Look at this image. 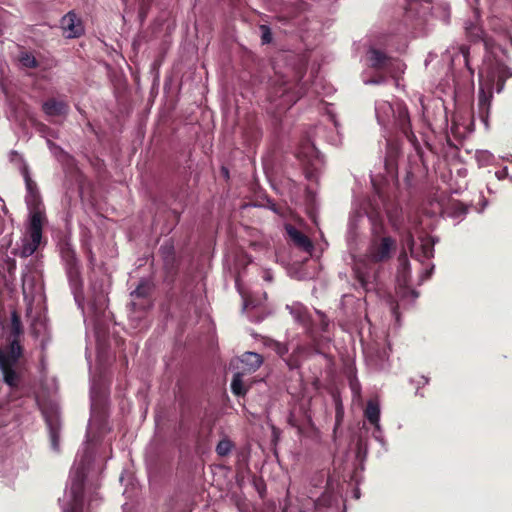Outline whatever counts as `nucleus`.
<instances>
[{
	"label": "nucleus",
	"mask_w": 512,
	"mask_h": 512,
	"mask_svg": "<svg viewBox=\"0 0 512 512\" xmlns=\"http://www.w3.org/2000/svg\"><path fill=\"white\" fill-rule=\"evenodd\" d=\"M318 314L321 316L322 328L323 330H326L328 326V321L326 320L323 314H321L320 312H318Z\"/></svg>",
	"instance_id": "58836bf2"
},
{
	"label": "nucleus",
	"mask_w": 512,
	"mask_h": 512,
	"mask_svg": "<svg viewBox=\"0 0 512 512\" xmlns=\"http://www.w3.org/2000/svg\"><path fill=\"white\" fill-rule=\"evenodd\" d=\"M98 500H99L98 494L91 496V498L89 500V505H91L94 501H98Z\"/></svg>",
	"instance_id": "79ce46f5"
},
{
	"label": "nucleus",
	"mask_w": 512,
	"mask_h": 512,
	"mask_svg": "<svg viewBox=\"0 0 512 512\" xmlns=\"http://www.w3.org/2000/svg\"><path fill=\"white\" fill-rule=\"evenodd\" d=\"M98 301H99V306H96V304H93L92 308L95 309L96 313H101L104 310L105 306H106V298H105V296L104 295L99 296Z\"/></svg>",
	"instance_id": "c756f323"
},
{
	"label": "nucleus",
	"mask_w": 512,
	"mask_h": 512,
	"mask_svg": "<svg viewBox=\"0 0 512 512\" xmlns=\"http://www.w3.org/2000/svg\"><path fill=\"white\" fill-rule=\"evenodd\" d=\"M403 242L408 246L411 257L423 263L434 256V241L418 233L417 227L408 230Z\"/></svg>",
	"instance_id": "39448f33"
},
{
	"label": "nucleus",
	"mask_w": 512,
	"mask_h": 512,
	"mask_svg": "<svg viewBox=\"0 0 512 512\" xmlns=\"http://www.w3.org/2000/svg\"><path fill=\"white\" fill-rule=\"evenodd\" d=\"M367 56L369 65L378 71L385 73L386 68L394 64L397 65L398 71L404 72L405 70V65L400 60L390 58L378 49L370 48L367 52Z\"/></svg>",
	"instance_id": "423d86ee"
},
{
	"label": "nucleus",
	"mask_w": 512,
	"mask_h": 512,
	"mask_svg": "<svg viewBox=\"0 0 512 512\" xmlns=\"http://www.w3.org/2000/svg\"><path fill=\"white\" fill-rule=\"evenodd\" d=\"M503 159H504V160H506V161H508V162H510V163H512V155H511V154L507 155V156H506V157H504Z\"/></svg>",
	"instance_id": "c03bdc74"
},
{
	"label": "nucleus",
	"mask_w": 512,
	"mask_h": 512,
	"mask_svg": "<svg viewBox=\"0 0 512 512\" xmlns=\"http://www.w3.org/2000/svg\"><path fill=\"white\" fill-rule=\"evenodd\" d=\"M300 512H309V511H304V510H301Z\"/></svg>",
	"instance_id": "09e8293b"
},
{
	"label": "nucleus",
	"mask_w": 512,
	"mask_h": 512,
	"mask_svg": "<svg viewBox=\"0 0 512 512\" xmlns=\"http://www.w3.org/2000/svg\"><path fill=\"white\" fill-rule=\"evenodd\" d=\"M386 74H389L391 77H397L398 75L402 74L403 72L398 71L397 65H391L389 68H386L385 71Z\"/></svg>",
	"instance_id": "7c9ffc66"
},
{
	"label": "nucleus",
	"mask_w": 512,
	"mask_h": 512,
	"mask_svg": "<svg viewBox=\"0 0 512 512\" xmlns=\"http://www.w3.org/2000/svg\"><path fill=\"white\" fill-rule=\"evenodd\" d=\"M476 159L481 165H488L493 159V155L489 151H477Z\"/></svg>",
	"instance_id": "393cba45"
},
{
	"label": "nucleus",
	"mask_w": 512,
	"mask_h": 512,
	"mask_svg": "<svg viewBox=\"0 0 512 512\" xmlns=\"http://www.w3.org/2000/svg\"><path fill=\"white\" fill-rule=\"evenodd\" d=\"M42 109L49 117H60L68 113L69 106L63 100L52 98L43 103Z\"/></svg>",
	"instance_id": "f8f14e48"
},
{
	"label": "nucleus",
	"mask_w": 512,
	"mask_h": 512,
	"mask_svg": "<svg viewBox=\"0 0 512 512\" xmlns=\"http://www.w3.org/2000/svg\"><path fill=\"white\" fill-rule=\"evenodd\" d=\"M43 415L46 420V424L49 429L50 443L51 448L58 452L60 449L59 446V434H60V421L56 411L48 412L47 410H43Z\"/></svg>",
	"instance_id": "0eeeda50"
},
{
	"label": "nucleus",
	"mask_w": 512,
	"mask_h": 512,
	"mask_svg": "<svg viewBox=\"0 0 512 512\" xmlns=\"http://www.w3.org/2000/svg\"><path fill=\"white\" fill-rule=\"evenodd\" d=\"M285 230L291 239V241L300 249L305 252L311 253L313 250V244L311 240L303 234L301 231L296 229L291 224L285 225Z\"/></svg>",
	"instance_id": "9d476101"
},
{
	"label": "nucleus",
	"mask_w": 512,
	"mask_h": 512,
	"mask_svg": "<svg viewBox=\"0 0 512 512\" xmlns=\"http://www.w3.org/2000/svg\"><path fill=\"white\" fill-rule=\"evenodd\" d=\"M392 147L390 148V151H389V156H388V159L386 160V166L387 168L390 170L391 166H392Z\"/></svg>",
	"instance_id": "e433bc0d"
},
{
	"label": "nucleus",
	"mask_w": 512,
	"mask_h": 512,
	"mask_svg": "<svg viewBox=\"0 0 512 512\" xmlns=\"http://www.w3.org/2000/svg\"><path fill=\"white\" fill-rule=\"evenodd\" d=\"M465 31H466L467 37L472 42H478L480 40H483L484 31L477 22H472V21L466 22Z\"/></svg>",
	"instance_id": "2eb2a0df"
},
{
	"label": "nucleus",
	"mask_w": 512,
	"mask_h": 512,
	"mask_svg": "<svg viewBox=\"0 0 512 512\" xmlns=\"http://www.w3.org/2000/svg\"><path fill=\"white\" fill-rule=\"evenodd\" d=\"M233 448V444L228 439H222L216 446V452L219 456H227Z\"/></svg>",
	"instance_id": "412c9836"
},
{
	"label": "nucleus",
	"mask_w": 512,
	"mask_h": 512,
	"mask_svg": "<svg viewBox=\"0 0 512 512\" xmlns=\"http://www.w3.org/2000/svg\"><path fill=\"white\" fill-rule=\"evenodd\" d=\"M19 61H20L21 65L26 68H35L37 66V61H36L35 57L29 53H23L20 56Z\"/></svg>",
	"instance_id": "b1692460"
},
{
	"label": "nucleus",
	"mask_w": 512,
	"mask_h": 512,
	"mask_svg": "<svg viewBox=\"0 0 512 512\" xmlns=\"http://www.w3.org/2000/svg\"><path fill=\"white\" fill-rule=\"evenodd\" d=\"M366 419L380 432V405L377 400H369L364 411Z\"/></svg>",
	"instance_id": "ddd939ff"
},
{
	"label": "nucleus",
	"mask_w": 512,
	"mask_h": 512,
	"mask_svg": "<svg viewBox=\"0 0 512 512\" xmlns=\"http://www.w3.org/2000/svg\"><path fill=\"white\" fill-rule=\"evenodd\" d=\"M491 95H487L483 88L480 89L478 98L479 115L483 123L487 126L488 114L490 109Z\"/></svg>",
	"instance_id": "4468645a"
},
{
	"label": "nucleus",
	"mask_w": 512,
	"mask_h": 512,
	"mask_svg": "<svg viewBox=\"0 0 512 512\" xmlns=\"http://www.w3.org/2000/svg\"><path fill=\"white\" fill-rule=\"evenodd\" d=\"M456 208L459 210V216L466 213V208L462 204H456Z\"/></svg>",
	"instance_id": "ea45409f"
},
{
	"label": "nucleus",
	"mask_w": 512,
	"mask_h": 512,
	"mask_svg": "<svg viewBox=\"0 0 512 512\" xmlns=\"http://www.w3.org/2000/svg\"><path fill=\"white\" fill-rule=\"evenodd\" d=\"M316 153L313 145H306L297 152V157L302 161L310 162V157Z\"/></svg>",
	"instance_id": "5701e85b"
},
{
	"label": "nucleus",
	"mask_w": 512,
	"mask_h": 512,
	"mask_svg": "<svg viewBox=\"0 0 512 512\" xmlns=\"http://www.w3.org/2000/svg\"><path fill=\"white\" fill-rule=\"evenodd\" d=\"M399 260H400V268H401L402 272L406 273V271L408 270V267H409V263H408L406 255L402 254L400 256Z\"/></svg>",
	"instance_id": "2f4dec72"
},
{
	"label": "nucleus",
	"mask_w": 512,
	"mask_h": 512,
	"mask_svg": "<svg viewBox=\"0 0 512 512\" xmlns=\"http://www.w3.org/2000/svg\"><path fill=\"white\" fill-rule=\"evenodd\" d=\"M432 13L436 18H439L444 23H448L450 19V9L448 4L439 3L432 7Z\"/></svg>",
	"instance_id": "6ab92c4d"
},
{
	"label": "nucleus",
	"mask_w": 512,
	"mask_h": 512,
	"mask_svg": "<svg viewBox=\"0 0 512 512\" xmlns=\"http://www.w3.org/2000/svg\"><path fill=\"white\" fill-rule=\"evenodd\" d=\"M97 389H98V384L96 382V379L93 377L91 380V409H92V411L95 410L96 405H97V393H98Z\"/></svg>",
	"instance_id": "a878e982"
},
{
	"label": "nucleus",
	"mask_w": 512,
	"mask_h": 512,
	"mask_svg": "<svg viewBox=\"0 0 512 512\" xmlns=\"http://www.w3.org/2000/svg\"><path fill=\"white\" fill-rule=\"evenodd\" d=\"M351 388L353 391L358 392V390H359L358 383H354L353 381H351Z\"/></svg>",
	"instance_id": "a19ab883"
},
{
	"label": "nucleus",
	"mask_w": 512,
	"mask_h": 512,
	"mask_svg": "<svg viewBox=\"0 0 512 512\" xmlns=\"http://www.w3.org/2000/svg\"><path fill=\"white\" fill-rule=\"evenodd\" d=\"M241 373L250 374L255 372L263 363V358L255 352H245L239 359Z\"/></svg>",
	"instance_id": "9b49d317"
},
{
	"label": "nucleus",
	"mask_w": 512,
	"mask_h": 512,
	"mask_svg": "<svg viewBox=\"0 0 512 512\" xmlns=\"http://www.w3.org/2000/svg\"><path fill=\"white\" fill-rule=\"evenodd\" d=\"M22 334V325L20 318L14 312L11 316V336L15 339H18Z\"/></svg>",
	"instance_id": "aec40b11"
},
{
	"label": "nucleus",
	"mask_w": 512,
	"mask_h": 512,
	"mask_svg": "<svg viewBox=\"0 0 512 512\" xmlns=\"http://www.w3.org/2000/svg\"><path fill=\"white\" fill-rule=\"evenodd\" d=\"M460 50H461V53H462V55H463V57H464L465 64H466V66L468 67V69L470 70V67H469V60H468L469 50H468V48H467L466 46H464V45H463V46H461Z\"/></svg>",
	"instance_id": "473e14b6"
},
{
	"label": "nucleus",
	"mask_w": 512,
	"mask_h": 512,
	"mask_svg": "<svg viewBox=\"0 0 512 512\" xmlns=\"http://www.w3.org/2000/svg\"><path fill=\"white\" fill-rule=\"evenodd\" d=\"M245 374L241 372H237L234 374L232 382H231V390L237 396H244L248 390L243 381V376Z\"/></svg>",
	"instance_id": "dca6fc26"
},
{
	"label": "nucleus",
	"mask_w": 512,
	"mask_h": 512,
	"mask_svg": "<svg viewBox=\"0 0 512 512\" xmlns=\"http://www.w3.org/2000/svg\"><path fill=\"white\" fill-rule=\"evenodd\" d=\"M391 310H392L393 314L397 317L396 307H395V306H392V307H391Z\"/></svg>",
	"instance_id": "49530a36"
},
{
	"label": "nucleus",
	"mask_w": 512,
	"mask_h": 512,
	"mask_svg": "<svg viewBox=\"0 0 512 512\" xmlns=\"http://www.w3.org/2000/svg\"><path fill=\"white\" fill-rule=\"evenodd\" d=\"M61 27L68 38L79 37L83 33V26L75 13H67L61 20Z\"/></svg>",
	"instance_id": "1a4fd4ad"
},
{
	"label": "nucleus",
	"mask_w": 512,
	"mask_h": 512,
	"mask_svg": "<svg viewBox=\"0 0 512 512\" xmlns=\"http://www.w3.org/2000/svg\"><path fill=\"white\" fill-rule=\"evenodd\" d=\"M0 367L4 372L5 382L10 386L16 385V374L14 371H12L11 369H9L7 367L6 357L3 355V353L1 351H0Z\"/></svg>",
	"instance_id": "a211bd4d"
},
{
	"label": "nucleus",
	"mask_w": 512,
	"mask_h": 512,
	"mask_svg": "<svg viewBox=\"0 0 512 512\" xmlns=\"http://www.w3.org/2000/svg\"><path fill=\"white\" fill-rule=\"evenodd\" d=\"M509 179L512 181V176H510Z\"/></svg>",
	"instance_id": "8fccbe9b"
},
{
	"label": "nucleus",
	"mask_w": 512,
	"mask_h": 512,
	"mask_svg": "<svg viewBox=\"0 0 512 512\" xmlns=\"http://www.w3.org/2000/svg\"><path fill=\"white\" fill-rule=\"evenodd\" d=\"M272 348L279 356H284L288 352L287 346L279 342H273Z\"/></svg>",
	"instance_id": "c85d7f7f"
},
{
	"label": "nucleus",
	"mask_w": 512,
	"mask_h": 512,
	"mask_svg": "<svg viewBox=\"0 0 512 512\" xmlns=\"http://www.w3.org/2000/svg\"><path fill=\"white\" fill-rule=\"evenodd\" d=\"M287 309H289L290 313L293 315L296 321L303 324L307 322V310L301 303H293L292 305H288Z\"/></svg>",
	"instance_id": "f3484780"
},
{
	"label": "nucleus",
	"mask_w": 512,
	"mask_h": 512,
	"mask_svg": "<svg viewBox=\"0 0 512 512\" xmlns=\"http://www.w3.org/2000/svg\"><path fill=\"white\" fill-rule=\"evenodd\" d=\"M25 184L27 189L25 201L29 210V238L26 239L23 244L22 254L24 256H30L38 249L41 243L42 230L47 222V218L36 183L26 175Z\"/></svg>",
	"instance_id": "f03ea898"
},
{
	"label": "nucleus",
	"mask_w": 512,
	"mask_h": 512,
	"mask_svg": "<svg viewBox=\"0 0 512 512\" xmlns=\"http://www.w3.org/2000/svg\"><path fill=\"white\" fill-rule=\"evenodd\" d=\"M264 279L266 281H271V279H272L271 274L269 272H265Z\"/></svg>",
	"instance_id": "37998d69"
},
{
	"label": "nucleus",
	"mask_w": 512,
	"mask_h": 512,
	"mask_svg": "<svg viewBox=\"0 0 512 512\" xmlns=\"http://www.w3.org/2000/svg\"><path fill=\"white\" fill-rule=\"evenodd\" d=\"M21 346L18 339L13 338L10 345V352H9V358H11V361L15 363L19 357L21 356Z\"/></svg>",
	"instance_id": "4be33fe9"
},
{
	"label": "nucleus",
	"mask_w": 512,
	"mask_h": 512,
	"mask_svg": "<svg viewBox=\"0 0 512 512\" xmlns=\"http://www.w3.org/2000/svg\"><path fill=\"white\" fill-rule=\"evenodd\" d=\"M354 496H355V498H359V497H360V495H359V491H358V490H357V491H355Z\"/></svg>",
	"instance_id": "de8ad7c7"
},
{
	"label": "nucleus",
	"mask_w": 512,
	"mask_h": 512,
	"mask_svg": "<svg viewBox=\"0 0 512 512\" xmlns=\"http://www.w3.org/2000/svg\"><path fill=\"white\" fill-rule=\"evenodd\" d=\"M260 29H261V32H262V35H261L262 43L263 44L270 43L271 40H272V33H271L270 28L268 26H266V25H261Z\"/></svg>",
	"instance_id": "cd10ccee"
},
{
	"label": "nucleus",
	"mask_w": 512,
	"mask_h": 512,
	"mask_svg": "<svg viewBox=\"0 0 512 512\" xmlns=\"http://www.w3.org/2000/svg\"><path fill=\"white\" fill-rule=\"evenodd\" d=\"M495 176L499 179V180H502L506 177H508V168L507 167H504L502 170L500 171H497L495 173Z\"/></svg>",
	"instance_id": "72a5a7b5"
},
{
	"label": "nucleus",
	"mask_w": 512,
	"mask_h": 512,
	"mask_svg": "<svg viewBox=\"0 0 512 512\" xmlns=\"http://www.w3.org/2000/svg\"><path fill=\"white\" fill-rule=\"evenodd\" d=\"M378 199L365 208V214L372 223L373 238L367 249L366 257L355 263L354 272L360 286L366 292L375 289L378 264L388 261L396 251V240L390 236L380 235L382 229V211L387 209L383 193L376 189Z\"/></svg>",
	"instance_id": "f257e3e1"
},
{
	"label": "nucleus",
	"mask_w": 512,
	"mask_h": 512,
	"mask_svg": "<svg viewBox=\"0 0 512 512\" xmlns=\"http://www.w3.org/2000/svg\"><path fill=\"white\" fill-rule=\"evenodd\" d=\"M362 80L364 82V84L368 85V84H381V83H384L386 81V78L384 75H378V76H375L373 78H368L366 77V73H363L362 74Z\"/></svg>",
	"instance_id": "bb28decb"
},
{
	"label": "nucleus",
	"mask_w": 512,
	"mask_h": 512,
	"mask_svg": "<svg viewBox=\"0 0 512 512\" xmlns=\"http://www.w3.org/2000/svg\"><path fill=\"white\" fill-rule=\"evenodd\" d=\"M433 269H434V265H430V268H429V269H425V270L421 273V278H422V280H426V279H428V278L431 276Z\"/></svg>",
	"instance_id": "f704fd0d"
},
{
	"label": "nucleus",
	"mask_w": 512,
	"mask_h": 512,
	"mask_svg": "<svg viewBox=\"0 0 512 512\" xmlns=\"http://www.w3.org/2000/svg\"><path fill=\"white\" fill-rule=\"evenodd\" d=\"M251 303L245 298L244 299V307H248V305H250Z\"/></svg>",
	"instance_id": "a18cd8bd"
},
{
	"label": "nucleus",
	"mask_w": 512,
	"mask_h": 512,
	"mask_svg": "<svg viewBox=\"0 0 512 512\" xmlns=\"http://www.w3.org/2000/svg\"><path fill=\"white\" fill-rule=\"evenodd\" d=\"M132 295L143 296V295H144L143 287H142V286H138V287H137V288L132 292Z\"/></svg>",
	"instance_id": "4c0bfd02"
},
{
	"label": "nucleus",
	"mask_w": 512,
	"mask_h": 512,
	"mask_svg": "<svg viewBox=\"0 0 512 512\" xmlns=\"http://www.w3.org/2000/svg\"><path fill=\"white\" fill-rule=\"evenodd\" d=\"M375 114L380 125H387L393 121L398 126L409 141L413 142L414 134L410 129V118L407 108L402 103L392 105L388 101L380 100L375 104Z\"/></svg>",
	"instance_id": "20e7f679"
},
{
	"label": "nucleus",
	"mask_w": 512,
	"mask_h": 512,
	"mask_svg": "<svg viewBox=\"0 0 512 512\" xmlns=\"http://www.w3.org/2000/svg\"><path fill=\"white\" fill-rule=\"evenodd\" d=\"M91 462L92 458H76L63 498L59 500L62 512H83V484Z\"/></svg>",
	"instance_id": "7ed1b4c3"
},
{
	"label": "nucleus",
	"mask_w": 512,
	"mask_h": 512,
	"mask_svg": "<svg viewBox=\"0 0 512 512\" xmlns=\"http://www.w3.org/2000/svg\"><path fill=\"white\" fill-rule=\"evenodd\" d=\"M373 437L379 441V442H383V435H382V430L380 429V432L377 431V428H375V431L373 432Z\"/></svg>",
	"instance_id": "c9c22d12"
},
{
	"label": "nucleus",
	"mask_w": 512,
	"mask_h": 512,
	"mask_svg": "<svg viewBox=\"0 0 512 512\" xmlns=\"http://www.w3.org/2000/svg\"><path fill=\"white\" fill-rule=\"evenodd\" d=\"M390 348L378 349L376 347H370L365 350L366 358L373 368L377 370H384L388 367Z\"/></svg>",
	"instance_id": "6e6552de"
}]
</instances>
